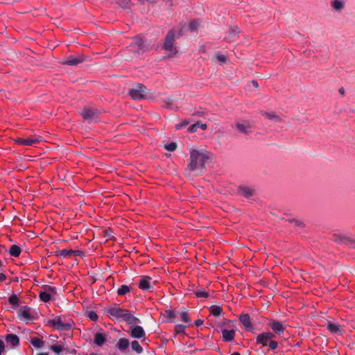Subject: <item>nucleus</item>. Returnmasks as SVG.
Segmentation results:
<instances>
[{"label":"nucleus","mask_w":355,"mask_h":355,"mask_svg":"<svg viewBox=\"0 0 355 355\" xmlns=\"http://www.w3.org/2000/svg\"><path fill=\"white\" fill-rule=\"evenodd\" d=\"M18 317L23 320L30 321L33 319L31 313V308L27 306H21L18 311Z\"/></svg>","instance_id":"obj_12"},{"label":"nucleus","mask_w":355,"mask_h":355,"mask_svg":"<svg viewBox=\"0 0 355 355\" xmlns=\"http://www.w3.org/2000/svg\"><path fill=\"white\" fill-rule=\"evenodd\" d=\"M139 3L141 4H144V1L145 0H137Z\"/></svg>","instance_id":"obj_60"},{"label":"nucleus","mask_w":355,"mask_h":355,"mask_svg":"<svg viewBox=\"0 0 355 355\" xmlns=\"http://www.w3.org/2000/svg\"><path fill=\"white\" fill-rule=\"evenodd\" d=\"M256 342L257 344H261L263 346L267 345L268 340L264 333L257 336Z\"/></svg>","instance_id":"obj_27"},{"label":"nucleus","mask_w":355,"mask_h":355,"mask_svg":"<svg viewBox=\"0 0 355 355\" xmlns=\"http://www.w3.org/2000/svg\"><path fill=\"white\" fill-rule=\"evenodd\" d=\"M189 124V121H184L183 122H182L181 123H179V124H177L175 125V128L177 130H180L181 128H184L185 126H187V125Z\"/></svg>","instance_id":"obj_47"},{"label":"nucleus","mask_w":355,"mask_h":355,"mask_svg":"<svg viewBox=\"0 0 355 355\" xmlns=\"http://www.w3.org/2000/svg\"><path fill=\"white\" fill-rule=\"evenodd\" d=\"M238 130L245 134H248L252 132V125L248 121L238 122L236 123Z\"/></svg>","instance_id":"obj_18"},{"label":"nucleus","mask_w":355,"mask_h":355,"mask_svg":"<svg viewBox=\"0 0 355 355\" xmlns=\"http://www.w3.org/2000/svg\"><path fill=\"white\" fill-rule=\"evenodd\" d=\"M123 321L127 322L130 326V328L137 326L138 324L141 323V320L133 315L130 311H128Z\"/></svg>","instance_id":"obj_14"},{"label":"nucleus","mask_w":355,"mask_h":355,"mask_svg":"<svg viewBox=\"0 0 355 355\" xmlns=\"http://www.w3.org/2000/svg\"><path fill=\"white\" fill-rule=\"evenodd\" d=\"M6 276L3 273H0V282L6 280Z\"/></svg>","instance_id":"obj_54"},{"label":"nucleus","mask_w":355,"mask_h":355,"mask_svg":"<svg viewBox=\"0 0 355 355\" xmlns=\"http://www.w3.org/2000/svg\"><path fill=\"white\" fill-rule=\"evenodd\" d=\"M164 148L168 151H174L177 148V144L175 142H171L164 145Z\"/></svg>","instance_id":"obj_40"},{"label":"nucleus","mask_w":355,"mask_h":355,"mask_svg":"<svg viewBox=\"0 0 355 355\" xmlns=\"http://www.w3.org/2000/svg\"><path fill=\"white\" fill-rule=\"evenodd\" d=\"M183 31V28H181V30L179 31V33L177 35L178 37H180L182 35V33Z\"/></svg>","instance_id":"obj_57"},{"label":"nucleus","mask_w":355,"mask_h":355,"mask_svg":"<svg viewBox=\"0 0 355 355\" xmlns=\"http://www.w3.org/2000/svg\"><path fill=\"white\" fill-rule=\"evenodd\" d=\"M269 326L275 334L280 335L284 333L285 327L283 324L277 320H272L269 323Z\"/></svg>","instance_id":"obj_15"},{"label":"nucleus","mask_w":355,"mask_h":355,"mask_svg":"<svg viewBox=\"0 0 355 355\" xmlns=\"http://www.w3.org/2000/svg\"><path fill=\"white\" fill-rule=\"evenodd\" d=\"M261 114L265 116L267 119L272 120L275 122L280 121V117L276 115L274 112H261Z\"/></svg>","instance_id":"obj_24"},{"label":"nucleus","mask_w":355,"mask_h":355,"mask_svg":"<svg viewBox=\"0 0 355 355\" xmlns=\"http://www.w3.org/2000/svg\"><path fill=\"white\" fill-rule=\"evenodd\" d=\"M295 224H296V225L300 226V225H302V223L300 221L295 220Z\"/></svg>","instance_id":"obj_59"},{"label":"nucleus","mask_w":355,"mask_h":355,"mask_svg":"<svg viewBox=\"0 0 355 355\" xmlns=\"http://www.w3.org/2000/svg\"><path fill=\"white\" fill-rule=\"evenodd\" d=\"M207 125L206 123H203L201 121H198L197 122H196L195 123L191 125L188 128V131L189 132H195L197 131V130L198 128H201L202 130H205V129H207Z\"/></svg>","instance_id":"obj_20"},{"label":"nucleus","mask_w":355,"mask_h":355,"mask_svg":"<svg viewBox=\"0 0 355 355\" xmlns=\"http://www.w3.org/2000/svg\"><path fill=\"white\" fill-rule=\"evenodd\" d=\"M331 6L334 10L338 11V10H342L344 8L345 4H344V2L340 0H334L331 2Z\"/></svg>","instance_id":"obj_31"},{"label":"nucleus","mask_w":355,"mask_h":355,"mask_svg":"<svg viewBox=\"0 0 355 355\" xmlns=\"http://www.w3.org/2000/svg\"><path fill=\"white\" fill-rule=\"evenodd\" d=\"M180 317H181L182 320L184 321V322H186V323L190 322V319L189 318L187 311H182L180 313Z\"/></svg>","instance_id":"obj_42"},{"label":"nucleus","mask_w":355,"mask_h":355,"mask_svg":"<svg viewBox=\"0 0 355 355\" xmlns=\"http://www.w3.org/2000/svg\"><path fill=\"white\" fill-rule=\"evenodd\" d=\"M223 339L226 342H230L234 340L235 336V331L234 330L223 329L222 331Z\"/></svg>","instance_id":"obj_21"},{"label":"nucleus","mask_w":355,"mask_h":355,"mask_svg":"<svg viewBox=\"0 0 355 355\" xmlns=\"http://www.w3.org/2000/svg\"><path fill=\"white\" fill-rule=\"evenodd\" d=\"M106 311L107 316L110 319L123 321L128 310L121 309L118 305L115 304L112 306L106 308Z\"/></svg>","instance_id":"obj_6"},{"label":"nucleus","mask_w":355,"mask_h":355,"mask_svg":"<svg viewBox=\"0 0 355 355\" xmlns=\"http://www.w3.org/2000/svg\"><path fill=\"white\" fill-rule=\"evenodd\" d=\"M277 346H278V343L277 341L270 340L269 342V347L270 349L275 350L277 349Z\"/></svg>","instance_id":"obj_46"},{"label":"nucleus","mask_w":355,"mask_h":355,"mask_svg":"<svg viewBox=\"0 0 355 355\" xmlns=\"http://www.w3.org/2000/svg\"><path fill=\"white\" fill-rule=\"evenodd\" d=\"M194 294L196 295V297L208 298L209 297V293L206 292L204 289L196 290L194 291Z\"/></svg>","instance_id":"obj_36"},{"label":"nucleus","mask_w":355,"mask_h":355,"mask_svg":"<svg viewBox=\"0 0 355 355\" xmlns=\"http://www.w3.org/2000/svg\"><path fill=\"white\" fill-rule=\"evenodd\" d=\"M130 292V288L127 285H122L117 290V294L119 295H125Z\"/></svg>","instance_id":"obj_34"},{"label":"nucleus","mask_w":355,"mask_h":355,"mask_svg":"<svg viewBox=\"0 0 355 355\" xmlns=\"http://www.w3.org/2000/svg\"><path fill=\"white\" fill-rule=\"evenodd\" d=\"M264 334H266L268 341L269 340L270 341L271 339L275 337L274 334H272L271 332H264Z\"/></svg>","instance_id":"obj_50"},{"label":"nucleus","mask_w":355,"mask_h":355,"mask_svg":"<svg viewBox=\"0 0 355 355\" xmlns=\"http://www.w3.org/2000/svg\"><path fill=\"white\" fill-rule=\"evenodd\" d=\"M327 328L331 333L338 334L340 332V325L333 324L331 322H328L327 325Z\"/></svg>","instance_id":"obj_30"},{"label":"nucleus","mask_w":355,"mask_h":355,"mask_svg":"<svg viewBox=\"0 0 355 355\" xmlns=\"http://www.w3.org/2000/svg\"><path fill=\"white\" fill-rule=\"evenodd\" d=\"M41 141L40 137H19L15 139V142L23 146H33Z\"/></svg>","instance_id":"obj_9"},{"label":"nucleus","mask_w":355,"mask_h":355,"mask_svg":"<svg viewBox=\"0 0 355 355\" xmlns=\"http://www.w3.org/2000/svg\"><path fill=\"white\" fill-rule=\"evenodd\" d=\"M204 114L205 112H202V111H198V112H196L193 114V116H199V117H201V116H204Z\"/></svg>","instance_id":"obj_52"},{"label":"nucleus","mask_w":355,"mask_h":355,"mask_svg":"<svg viewBox=\"0 0 355 355\" xmlns=\"http://www.w3.org/2000/svg\"><path fill=\"white\" fill-rule=\"evenodd\" d=\"M147 1L151 3H156L157 2V0H147Z\"/></svg>","instance_id":"obj_58"},{"label":"nucleus","mask_w":355,"mask_h":355,"mask_svg":"<svg viewBox=\"0 0 355 355\" xmlns=\"http://www.w3.org/2000/svg\"><path fill=\"white\" fill-rule=\"evenodd\" d=\"M231 355H241L240 353L239 352H234L233 354H232Z\"/></svg>","instance_id":"obj_62"},{"label":"nucleus","mask_w":355,"mask_h":355,"mask_svg":"<svg viewBox=\"0 0 355 355\" xmlns=\"http://www.w3.org/2000/svg\"><path fill=\"white\" fill-rule=\"evenodd\" d=\"M117 3L123 9L130 8L131 6L130 0H117Z\"/></svg>","instance_id":"obj_35"},{"label":"nucleus","mask_w":355,"mask_h":355,"mask_svg":"<svg viewBox=\"0 0 355 355\" xmlns=\"http://www.w3.org/2000/svg\"><path fill=\"white\" fill-rule=\"evenodd\" d=\"M252 85H253V87H254L255 88H257L258 87V83L257 81L256 80H252Z\"/></svg>","instance_id":"obj_55"},{"label":"nucleus","mask_w":355,"mask_h":355,"mask_svg":"<svg viewBox=\"0 0 355 355\" xmlns=\"http://www.w3.org/2000/svg\"><path fill=\"white\" fill-rule=\"evenodd\" d=\"M216 59L220 62H225L227 61V58L224 55H217Z\"/></svg>","instance_id":"obj_48"},{"label":"nucleus","mask_w":355,"mask_h":355,"mask_svg":"<svg viewBox=\"0 0 355 355\" xmlns=\"http://www.w3.org/2000/svg\"><path fill=\"white\" fill-rule=\"evenodd\" d=\"M88 318L92 321H96L98 319V315L96 312L92 311L89 312Z\"/></svg>","instance_id":"obj_44"},{"label":"nucleus","mask_w":355,"mask_h":355,"mask_svg":"<svg viewBox=\"0 0 355 355\" xmlns=\"http://www.w3.org/2000/svg\"><path fill=\"white\" fill-rule=\"evenodd\" d=\"M131 347L132 350L135 351L137 354H141L143 352V348L137 340L132 341Z\"/></svg>","instance_id":"obj_32"},{"label":"nucleus","mask_w":355,"mask_h":355,"mask_svg":"<svg viewBox=\"0 0 355 355\" xmlns=\"http://www.w3.org/2000/svg\"><path fill=\"white\" fill-rule=\"evenodd\" d=\"M210 313L215 317H218L222 315L223 310L219 306H211L210 307Z\"/></svg>","instance_id":"obj_29"},{"label":"nucleus","mask_w":355,"mask_h":355,"mask_svg":"<svg viewBox=\"0 0 355 355\" xmlns=\"http://www.w3.org/2000/svg\"><path fill=\"white\" fill-rule=\"evenodd\" d=\"M332 240L348 248H354L355 247V239L347 236L342 234H334L332 236Z\"/></svg>","instance_id":"obj_7"},{"label":"nucleus","mask_w":355,"mask_h":355,"mask_svg":"<svg viewBox=\"0 0 355 355\" xmlns=\"http://www.w3.org/2000/svg\"><path fill=\"white\" fill-rule=\"evenodd\" d=\"M44 291H46L51 296L55 295L57 293V289L55 287H53L51 286H44Z\"/></svg>","instance_id":"obj_38"},{"label":"nucleus","mask_w":355,"mask_h":355,"mask_svg":"<svg viewBox=\"0 0 355 355\" xmlns=\"http://www.w3.org/2000/svg\"><path fill=\"white\" fill-rule=\"evenodd\" d=\"M239 320L241 323L244 326L245 329L248 331L252 329V326L251 323V320L249 314L248 313H242L239 316Z\"/></svg>","instance_id":"obj_16"},{"label":"nucleus","mask_w":355,"mask_h":355,"mask_svg":"<svg viewBox=\"0 0 355 355\" xmlns=\"http://www.w3.org/2000/svg\"><path fill=\"white\" fill-rule=\"evenodd\" d=\"M85 60V58L83 55H78V56H69L67 57L62 63L63 64L69 65V66H77L79 64L82 63Z\"/></svg>","instance_id":"obj_11"},{"label":"nucleus","mask_w":355,"mask_h":355,"mask_svg":"<svg viewBox=\"0 0 355 355\" xmlns=\"http://www.w3.org/2000/svg\"><path fill=\"white\" fill-rule=\"evenodd\" d=\"M105 341V336L102 333H96L94 336V343L98 346H102Z\"/></svg>","instance_id":"obj_23"},{"label":"nucleus","mask_w":355,"mask_h":355,"mask_svg":"<svg viewBox=\"0 0 355 355\" xmlns=\"http://www.w3.org/2000/svg\"><path fill=\"white\" fill-rule=\"evenodd\" d=\"M129 340L127 338H120L116 344V347L121 352L126 350L129 346Z\"/></svg>","instance_id":"obj_22"},{"label":"nucleus","mask_w":355,"mask_h":355,"mask_svg":"<svg viewBox=\"0 0 355 355\" xmlns=\"http://www.w3.org/2000/svg\"><path fill=\"white\" fill-rule=\"evenodd\" d=\"M39 297L40 300L42 302H48L50 301L51 296L46 291L44 290L43 291L40 292Z\"/></svg>","instance_id":"obj_33"},{"label":"nucleus","mask_w":355,"mask_h":355,"mask_svg":"<svg viewBox=\"0 0 355 355\" xmlns=\"http://www.w3.org/2000/svg\"><path fill=\"white\" fill-rule=\"evenodd\" d=\"M37 355H49V354L47 353L42 352V353H39Z\"/></svg>","instance_id":"obj_61"},{"label":"nucleus","mask_w":355,"mask_h":355,"mask_svg":"<svg viewBox=\"0 0 355 355\" xmlns=\"http://www.w3.org/2000/svg\"><path fill=\"white\" fill-rule=\"evenodd\" d=\"M203 324V320L201 319H198L195 322V324L197 327L201 326Z\"/></svg>","instance_id":"obj_53"},{"label":"nucleus","mask_w":355,"mask_h":355,"mask_svg":"<svg viewBox=\"0 0 355 355\" xmlns=\"http://www.w3.org/2000/svg\"><path fill=\"white\" fill-rule=\"evenodd\" d=\"M5 349V345L2 340L0 339V355H1L2 352Z\"/></svg>","instance_id":"obj_51"},{"label":"nucleus","mask_w":355,"mask_h":355,"mask_svg":"<svg viewBox=\"0 0 355 355\" xmlns=\"http://www.w3.org/2000/svg\"><path fill=\"white\" fill-rule=\"evenodd\" d=\"M73 254V250L62 249L60 251L59 255L62 257H71Z\"/></svg>","instance_id":"obj_39"},{"label":"nucleus","mask_w":355,"mask_h":355,"mask_svg":"<svg viewBox=\"0 0 355 355\" xmlns=\"http://www.w3.org/2000/svg\"><path fill=\"white\" fill-rule=\"evenodd\" d=\"M200 26V21L199 19L192 20L189 24V30L191 32L198 31V28Z\"/></svg>","instance_id":"obj_26"},{"label":"nucleus","mask_w":355,"mask_h":355,"mask_svg":"<svg viewBox=\"0 0 355 355\" xmlns=\"http://www.w3.org/2000/svg\"><path fill=\"white\" fill-rule=\"evenodd\" d=\"M31 343L36 348H41L44 346V341L39 338L34 337L31 338Z\"/></svg>","instance_id":"obj_28"},{"label":"nucleus","mask_w":355,"mask_h":355,"mask_svg":"<svg viewBox=\"0 0 355 355\" xmlns=\"http://www.w3.org/2000/svg\"><path fill=\"white\" fill-rule=\"evenodd\" d=\"M8 302L10 304L15 306H17L19 305V299L16 295H12L8 298Z\"/></svg>","instance_id":"obj_37"},{"label":"nucleus","mask_w":355,"mask_h":355,"mask_svg":"<svg viewBox=\"0 0 355 355\" xmlns=\"http://www.w3.org/2000/svg\"><path fill=\"white\" fill-rule=\"evenodd\" d=\"M84 254L83 252L81 251V250H73V254L72 255H74V256H79V257H81Z\"/></svg>","instance_id":"obj_49"},{"label":"nucleus","mask_w":355,"mask_h":355,"mask_svg":"<svg viewBox=\"0 0 355 355\" xmlns=\"http://www.w3.org/2000/svg\"><path fill=\"white\" fill-rule=\"evenodd\" d=\"M5 340L7 344H10L12 347H17L19 345V337L13 334H7L5 336Z\"/></svg>","instance_id":"obj_19"},{"label":"nucleus","mask_w":355,"mask_h":355,"mask_svg":"<svg viewBox=\"0 0 355 355\" xmlns=\"http://www.w3.org/2000/svg\"><path fill=\"white\" fill-rule=\"evenodd\" d=\"M209 157L204 152L193 149L190 152L189 162L185 168V174L188 177L198 176L205 171V162Z\"/></svg>","instance_id":"obj_1"},{"label":"nucleus","mask_w":355,"mask_h":355,"mask_svg":"<svg viewBox=\"0 0 355 355\" xmlns=\"http://www.w3.org/2000/svg\"><path fill=\"white\" fill-rule=\"evenodd\" d=\"M166 313L167 317L171 320H173L176 316L175 311L173 310H168L166 311Z\"/></svg>","instance_id":"obj_45"},{"label":"nucleus","mask_w":355,"mask_h":355,"mask_svg":"<svg viewBox=\"0 0 355 355\" xmlns=\"http://www.w3.org/2000/svg\"><path fill=\"white\" fill-rule=\"evenodd\" d=\"M339 93L341 94L342 95L344 94L345 90H344L343 87H341V88L339 89Z\"/></svg>","instance_id":"obj_56"},{"label":"nucleus","mask_w":355,"mask_h":355,"mask_svg":"<svg viewBox=\"0 0 355 355\" xmlns=\"http://www.w3.org/2000/svg\"><path fill=\"white\" fill-rule=\"evenodd\" d=\"M238 192L242 196L249 198L254 194L255 190L250 187L240 186L238 188Z\"/></svg>","instance_id":"obj_13"},{"label":"nucleus","mask_w":355,"mask_h":355,"mask_svg":"<svg viewBox=\"0 0 355 355\" xmlns=\"http://www.w3.org/2000/svg\"><path fill=\"white\" fill-rule=\"evenodd\" d=\"M186 326L183 324H177L175 327V335L178 334L184 333Z\"/></svg>","instance_id":"obj_41"},{"label":"nucleus","mask_w":355,"mask_h":355,"mask_svg":"<svg viewBox=\"0 0 355 355\" xmlns=\"http://www.w3.org/2000/svg\"><path fill=\"white\" fill-rule=\"evenodd\" d=\"M128 94L133 100H141L147 97L148 92L144 85L138 83L128 89Z\"/></svg>","instance_id":"obj_5"},{"label":"nucleus","mask_w":355,"mask_h":355,"mask_svg":"<svg viewBox=\"0 0 355 355\" xmlns=\"http://www.w3.org/2000/svg\"><path fill=\"white\" fill-rule=\"evenodd\" d=\"M48 324L58 331H69L74 325L71 320H63L60 316H56L53 319L49 320Z\"/></svg>","instance_id":"obj_4"},{"label":"nucleus","mask_w":355,"mask_h":355,"mask_svg":"<svg viewBox=\"0 0 355 355\" xmlns=\"http://www.w3.org/2000/svg\"><path fill=\"white\" fill-rule=\"evenodd\" d=\"M149 49L150 44L140 37L134 38L130 45V50L137 55L143 54L148 51Z\"/></svg>","instance_id":"obj_2"},{"label":"nucleus","mask_w":355,"mask_h":355,"mask_svg":"<svg viewBox=\"0 0 355 355\" xmlns=\"http://www.w3.org/2000/svg\"><path fill=\"white\" fill-rule=\"evenodd\" d=\"M1 265H2V261H1V260L0 259V267L1 266Z\"/></svg>","instance_id":"obj_63"},{"label":"nucleus","mask_w":355,"mask_h":355,"mask_svg":"<svg viewBox=\"0 0 355 355\" xmlns=\"http://www.w3.org/2000/svg\"><path fill=\"white\" fill-rule=\"evenodd\" d=\"M175 35V30H169L165 37L163 45V49L169 53V57L174 56L178 53V50L174 46Z\"/></svg>","instance_id":"obj_3"},{"label":"nucleus","mask_w":355,"mask_h":355,"mask_svg":"<svg viewBox=\"0 0 355 355\" xmlns=\"http://www.w3.org/2000/svg\"><path fill=\"white\" fill-rule=\"evenodd\" d=\"M151 280L152 278L150 276L141 277L138 284L139 288L144 291H151L153 288Z\"/></svg>","instance_id":"obj_10"},{"label":"nucleus","mask_w":355,"mask_h":355,"mask_svg":"<svg viewBox=\"0 0 355 355\" xmlns=\"http://www.w3.org/2000/svg\"><path fill=\"white\" fill-rule=\"evenodd\" d=\"M145 335L146 333L142 327L137 325L131 328L130 336L132 338H144Z\"/></svg>","instance_id":"obj_17"},{"label":"nucleus","mask_w":355,"mask_h":355,"mask_svg":"<svg viewBox=\"0 0 355 355\" xmlns=\"http://www.w3.org/2000/svg\"><path fill=\"white\" fill-rule=\"evenodd\" d=\"M81 115L89 123H94L98 121V112L94 109L85 107L83 110Z\"/></svg>","instance_id":"obj_8"},{"label":"nucleus","mask_w":355,"mask_h":355,"mask_svg":"<svg viewBox=\"0 0 355 355\" xmlns=\"http://www.w3.org/2000/svg\"><path fill=\"white\" fill-rule=\"evenodd\" d=\"M21 250L20 247L17 245H12L9 249V253L12 257H17L19 256Z\"/></svg>","instance_id":"obj_25"},{"label":"nucleus","mask_w":355,"mask_h":355,"mask_svg":"<svg viewBox=\"0 0 355 355\" xmlns=\"http://www.w3.org/2000/svg\"><path fill=\"white\" fill-rule=\"evenodd\" d=\"M51 349L57 354H60V352L62 351V346L59 345H53L51 347Z\"/></svg>","instance_id":"obj_43"}]
</instances>
